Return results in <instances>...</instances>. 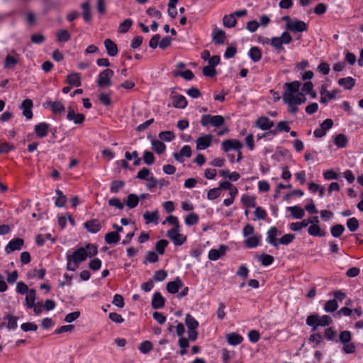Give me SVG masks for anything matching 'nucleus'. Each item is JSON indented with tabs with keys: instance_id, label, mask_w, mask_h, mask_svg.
I'll return each mask as SVG.
<instances>
[{
	"instance_id": "51",
	"label": "nucleus",
	"mask_w": 363,
	"mask_h": 363,
	"mask_svg": "<svg viewBox=\"0 0 363 363\" xmlns=\"http://www.w3.org/2000/svg\"><path fill=\"white\" fill-rule=\"evenodd\" d=\"M270 45L278 51L284 50V48L283 47V43L280 37H274L270 40Z\"/></svg>"
},
{
	"instance_id": "41",
	"label": "nucleus",
	"mask_w": 363,
	"mask_h": 363,
	"mask_svg": "<svg viewBox=\"0 0 363 363\" xmlns=\"http://www.w3.org/2000/svg\"><path fill=\"white\" fill-rule=\"evenodd\" d=\"M345 231V227L342 224H336L330 228L331 235L334 238H339Z\"/></svg>"
},
{
	"instance_id": "55",
	"label": "nucleus",
	"mask_w": 363,
	"mask_h": 363,
	"mask_svg": "<svg viewBox=\"0 0 363 363\" xmlns=\"http://www.w3.org/2000/svg\"><path fill=\"white\" fill-rule=\"evenodd\" d=\"M169 242L167 240H160L157 242L155 249L160 255L164 253L165 248L167 247Z\"/></svg>"
},
{
	"instance_id": "24",
	"label": "nucleus",
	"mask_w": 363,
	"mask_h": 363,
	"mask_svg": "<svg viewBox=\"0 0 363 363\" xmlns=\"http://www.w3.org/2000/svg\"><path fill=\"white\" fill-rule=\"evenodd\" d=\"M18 318L17 316L12 315L11 313H7L4 317V320H7L6 328L9 330H15L18 327Z\"/></svg>"
},
{
	"instance_id": "1",
	"label": "nucleus",
	"mask_w": 363,
	"mask_h": 363,
	"mask_svg": "<svg viewBox=\"0 0 363 363\" xmlns=\"http://www.w3.org/2000/svg\"><path fill=\"white\" fill-rule=\"evenodd\" d=\"M97 247L93 244H87L84 247H80L74 251L72 255H67V269L75 271L79 264L86 259L87 257H92L97 255Z\"/></svg>"
},
{
	"instance_id": "61",
	"label": "nucleus",
	"mask_w": 363,
	"mask_h": 363,
	"mask_svg": "<svg viewBox=\"0 0 363 363\" xmlns=\"http://www.w3.org/2000/svg\"><path fill=\"white\" fill-rule=\"evenodd\" d=\"M202 72L204 76L208 77H213L217 74L216 69L210 65L203 67Z\"/></svg>"
},
{
	"instance_id": "26",
	"label": "nucleus",
	"mask_w": 363,
	"mask_h": 363,
	"mask_svg": "<svg viewBox=\"0 0 363 363\" xmlns=\"http://www.w3.org/2000/svg\"><path fill=\"white\" fill-rule=\"evenodd\" d=\"M226 339L229 345L234 346L240 344L243 340V337L240 335L235 333L228 334L226 335Z\"/></svg>"
},
{
	"instance_id": "58",
	"label": "nucleus",
	"mask_w": 363,
	"mask_h": 363,
	"mask_svg": "<svg viewBox=\"0 0 363 363\" xmlns=\"http://www.w3.org/2000/svg\"><path fill=\"white\" fill-rule=\"evenodd\" d=\"M152 349V344L150 341L143 342L140 346L139 350L143 354L149 353Z\"/></svg>"
},
{
	"instance_id": "42",
	"label": "nucleus",
	"mask_w": 363,
	"mask_h": 363,
	"mask_svg": "<svg viewBox=\"0 0 363 363\" xmlns=\"http://www.w3.org/2000/svg\"><path fill=\"white\" fill-rule=\"evenodd\" d=\"M337 301L335 299H331L326 301L324 305V310L326 312L333 313L337 310Z\"/></svg>"
},
{
	"instance_id": "6",
	"label": "nucleus",
	"mask_w": 363,
	"mask_h": 363,
	"mask_svg": "<svg viewBox=\"0 0 363 363\" xmlns=\"http://www.w3.org/2000/svg\"><path fill=\"white\" fill-rule=\"evenodd\" d=\"M24 245V240L23 238H16L10 240L5 247L6 254H10L13 251L20 250Z\"/></svg>"
},
{
	"instance_id": "34",
	"label": "nucleus",
	"mask_w": 363,
	"mask_h": 363,
	"mask_svg": "<svg viewBox=\"0 0 363 363\" xmlns=\"http://www.w3.org/2000/svg\"><path fill=\"white\" fill-rule=\"evenodd\" d=\"M224 26L227 28H233L237 24V20L233 13L225 15L223 18Z\"/></svg>"
},
{
	"instance_id": "49",
	"label": "nucleus",
	"mask_w": 363,
	"mask_h": 363,
	"mask_svg": "<svg viewBox=\"0 0 363 363\" xmlns=\"http://www.w3.org/2000/svg\"><path fill=\"white\" fill-rule=\"evenodd\" d=\"M71 35L69 33L65 30H60L57 34V38L59 42L66 43L70 40Z\"/></svg>"
},
{
	"instance_id": "38",
	"label": "nucleus",
	"mask_w": 363,
	"mask_h": 363,
	"mask_svg": "<svg viewBox=\"0 0 363 363\" xmlns=\"http://www.w3.org/2000/svg\"><path fill=\"white\" fill-rule=\"evenodd\" d=\"M140 201V198L138 195L135 194H130L127 196L126 205L130 208H135Z\"/></svg>"
},
{
	"instance_id": "57",
	"label": "nucleus",
	"mask_w": 363,
	"mask_h": 363,
	"mask_svg": "<svg viewBox=\"0 0 363 363\" xmlns=\"http://www.w3.org/2000/svg\"><path fill=\"white\" fill-rule=\"evenodd\" d=\"M295 238V235L294 234H285L279 240V244L287 245L293 242Z\"/></svg>"
},
{
	"instance_id": "35",
	"label": "nucleus",
	"mask_w": 363,
	"mask_h": 363,
	"mask_svg": "<svg viewBox=\"0 0 363 363\" xmlns=\"http://www.w3.org/2000/svg\"><path fill=\"white\" fill-rule=\"evenodd\" d=\"M81 8L83 10V18L86 22H89L91 19V7L89 1L84 2Z\"/></svg>"
},
{
	"instance_id": "8",
	"label": "nucleus",
	"mask_w": 363,
	"mask_h": 363,
	"mask_svg": "<svg viewBox=\"0 0 363 363\" xmlns=\"http://www.w3.org/2000/svg\"><path fill=\"white\" fill-rule=\"evenodd\" d=\"M306 101V98L302 92H298L296 96H289L286 94L284 97V102L285 104H301Z\"/></svg>"
},
{
	"instance_id": "28",
	"label": "nucleus",
	"mask_w": 363,
	"mask_h": 363,
	"mask_svg": "<svg viewBox=\"0 0 363 363\" xmlns=\"http://www.w3.org/2000/svg\"><path fill=\"white\" fill-rule=\"evenodd\" d=\"M36 299V291L31 289L27 293L26 296V306L28 308H32L34 306L35 301Z\"/></svg>"
},
{
	"instance_id": "60",
	"label": "nucleus",
	"mask_w": 363,
	"mask_h": 363,
	"mask_svg": "<svg viewBox=\"0 0 363 363\" xmlns=\"http://www.w3.org/2000/svg\"><path fill=\"white\" fill-rule=\"evenodd\" d=\"M259 243V239L256 236H251L245 240V244L249 247H255Z\"/></svg>"
},
{
	"instance_id": "14",
	"label": "nucleus",
	"mask_w": 363,
	"mask_h": 363,
	"mask_svg": "<svg viewBox=\"0 0 363 363\" xmlns=\"http://www.w3.org/2000/svg\"><path fill=\"white\" fill-rule=\"evenodd\" d=\"M84 228L91 233H96L100 231L101 225L97 219H91L84 223Z\"/></svg>"
},
{
	"instance_id": "63",
	"label": "nucleus",
	"mask_w": 363,
	"mask_h": 363,
	"mask_svg": "<svg viewBox=\"0 0 363 363\" xmlns=\"http://www.w3.org/2000/svg\"><path fill=\"white\" fill-rule=\"evenodd\" d=\"M340 341L343 343L346 344L350 342L352 338V335L350 331L345 330L340 333L339 335Z\"/></svg>"
},
{
	"instance_id": "33",
	"label": "nucleus",
	"mask_w": 363,
	"mask_h": 363,
	"mask_svg": "<svg viewBox=\"0 0 363 363\" xmlns=\"http://www.w3.org/2000/svg\"><path fill=\"white\" fill-rule=\"evenodd\" d=\"M241 202L247 208L256 207V198L255 196L243 195L241 199Z\"/></svg>"
},
{
	"instance_id": "16",
	"label": "nucleus",
	"mask_w": 363,
	"mask_h": 363,
	"mask_svg": "<svg viewBox=\"0 0 363 363\" xmlns=\"http://www.w3.org/2000/svg\"><path fill=\"white\" fill-rule=\"evenodd\" d=\"M280 234H281V232L276 227L270 228L267 232V242L270 245H272L274 247H277V245L279 244V240H277V236Z\"/></svg>"
},
{
	"instance_id": "54",
	"label": "nucleus",
	"mask_w": 363,
	"mask_h": 363,
	"mask_svg": "<svg viewBox=\"0 0 363 363\" xmlns=\"http://www.w3.org/2000/svg\"><path fill=\"white\" fill-rule=\"evenodd\" d=\"M125 185V182L121 180H115L112 182L110 187V191L112 193H118L121 189H122Z\"/></svg>"
},
{
	"instance_id": "52",
	"label": "nucleus",
	"mask_w": 363,
	"mask_h": 363,
	"mask_svg": "<svg viewBox=\"0 0 363 363\" xmlns=\"http://www.w3.org/2000/svg\"><path fill=\"white\" fill-rule=\"evenodd\" d=\"M199 221V216L195 213H191L185 218V223L187 225H196Z\"/></svg>"
},
{
	"instance_id": "56",
	"label": "nucleus",
	"mask_w": 363,
	"mask_h": 363,
	"mask_svg": "<svg viewBox=\"0 0 363 363\" xmlns=\"http://www.w3.org/2000/svg\"><path fill=\"white\" fill-rule=\"evenodd\" d=\"M159 138L161 140L169 142L174 139L175 135L172 131L167 130L160 133Z\"/></svg>"
},
{
	"instance_id": "47",
	"label": "nucleus",
	"mask_w": 363,
	"mask_h": 363,
	"mask_svg": "<svg viewBox=\"0 0 363 363\" xmlns=\"http://www.w3.org/2000/svg\"><path fill=\"white\" fill-rule=\"evenodd\" d=\"M56 194L57 195V199L55 200V205L57 207H63L65 205L66 202H67L66 196L59 189L56 190Z\"/></svg>"
},
{
	"instance_id": "48",
	"label": "nucleus",
	"mask_w": 363,
	"mask_h": 363,
	"mask_svg": "<svg viewBox=\"0 0 363 363\" xmlns=\"http://www.w3.org/2000/svg\"><path fill=\"white\" fill-rule=\"evenodd\" d=\"M359 226V220L354 217L349 218L347 221V227L350 232H355Z\"/></svg>"
},
{
	"instance_id": "39",
	"label": "nucleus",
	"mask_w": 363,
	"mask_h": 363,
	"mask_svg": "<svg viewBox=\"0 0 363 363\" xmlns=\"http://www.w3.org/2000/svg\"><path fill=\"white\" fill-rule=\"evenodd\" d=\"M152 149L157 153V154H162L166 150V146L160 140H152Z\"/></svg>"
},
{
	"instance_id": "43",
	"label": "nucleus",
	"mask_w": 363,
	"mask_h": 363,
	"mask_svg": "<svg viewBox=\"0 0 363 363\" xmlns=\"http://www.w3.org/2000/svg\"><path fill=\"white\" fill-rule=\"evenodd\" d=\"M257 259L261 262L263 266H269L272 264L274 260V257L272 255L262 254L259 256H257Z\"/></svg>"
},
{
	"instance_id": "25",
	"label": "nucleus",
	"mask_w": 363,
	"mask_h": 363,
	"mask_svg": "<svg viewBox=\"0 0 363 363\" xmlns=\"http://www.w3.org/2000/svg\"><path fill=\"white\" fill-rule=\"evenodd\" d=\"M225 33L223 30H213V41L218 45H223L225 43Z\"/></svg>"
},
{
	"instance_id": "53",
	"label": "nucleus",
	"mask_w": 363,
	"mask_h": 363,
	"mask_svg": "<svg viewBox=\"0 0 363 363\" xmlns=\"http://www.w3.org/2000/svg\"><path fill=\"white\" fill-rule=\"evenodd\" d=\"M317 316L309 315L306 318V324L311 327V330L313 332L317 330L318 327L320 326L318 323L316 322Z\"/></svg>"
},
{
	"instance_id": "36",
	"label": "nucleus",
	"mask_w": 363,
	"mask_h": 363,
	"mask_svg": "<svg viewBox=\"0 0 363 363\" xmlns=\"http://www.w3.org/2000/svg\"><path fill=\"white\" fill-rule=\"evenodd\" d=\"M120 235L115 232H109L106 234L104 240L108 244H116L120 240Z\"/></svg>"
},
{
	"instance_id": "7",
	"label": "nucleus",
	"mask_w": 363,
	"mask_h": 363,
	"mask_svg": "<svg viewBox=\"0 0 363 363\" xmlns=\"http://www.w3.org/2000/svg\"><path fill=\"white\" fill-rule=\"evenodd\" d=\"M301 85V84L298 81L285 83L284 84V91L282 95V99H284L286 94L289 96V94L293 96L294 94L298 92Z\"/></svg>"
},
{
	"instance_id": "9",
	"label": "nucleus",
	"mask_w": 363,
	"mask_h": 363,
	"mask_svg": "<svg viewBox=\"0 0 363 363\" xmlns=\"http://www.w3.org/2000/svg\"><path fill=\"white\" fill-rule=\"evenodd\" d=\"M213 136L210 134L201 136L196 140V149L205 150L210 147L212 143Z\"/></svg>"
},
{
	"instance_id": "15",
	"label": "nucleus",
	"mask_w": 363,
	"mask_h": 363,
	"mask_svg": "<svg viewBox=\"0 0 363 363\" xmlns=\"http://www.w3.org/2000/svg\"><path fill=\"white\" fill-rule=\"evenodd\" d=\"M256 125L262 130H267L274 126V122L266 116H261L257 119Z\"/></svg>"
},
{
	"instance_id": "21",
	"label": "nucleus",
	"mask_w": 363,
	"mask_h": 363,
	"mask_svg": "<svg viewBox=\"0 0 363 363\" xmlns=\"http://www.w3.org/2000/svg\"><path fill=\"white\" fill-rule=\"evenodd\" d=\"M173 99V106L177 108H185L187 106L188 102L186 98L181 94L172 95Z\"/></svg>"
},
{
	"instance_id": "30",
	"label": "nucleus",
	"mask_w": 363,
	"mask_h": 363,
	"mask_svg": "<svg viewBox=\"0 0 363 363\" xmlns=\"http://www.w3.org/2000/svg\"><path fill=\"white\" fill-rule=\"evenodd\" d=\"M67 83L71 86H79L81 85V78L78 73H71L67 77Z\"/></svg>"
},
{
	"instance_id": "13",
	"label": "nucleus",
	"mask_w": 363,
	"mask_h": 363,
	"mask_svg": "<svg viewBox=\"0 0 363 363\" xmlns=\"http://www.w3.org/2000/svg\"><path fill=\"white\" fill-rule=\"evenodd\" d=\"M43 106L45 108H50L52 111L55 114L61 113L64 112L65 110V106L60 101H48L45 104H44Z\"/></svg>"
},
{
	"instance_id": "29",
	"label": "nucleus",
	"mask_w": 363,
	"mask_h": 363,
	"mask_svg": "<svg viewBox=\"0 0 363 363\" xmlns=\"http://www.w3.org/2000/svg\"><path fill=\"white\" fill-rule=\"evenodd\" d=\"M308 233L311 236L323 237L326 233L323 230L320 225L318 224H313L308 228Z\"/></svg>"
},
{
	"instance_id": "59",
	"label": "nucleus",
	"mask_w": 363,
	"mask_h": 363,
	"mask_svg": "<svg viewBox=\"0 0 363 363\" xmlns=\"http://www.w3.org/2000/svg\"><path fill=\"white\" fill-rule=\"evenodd\" d=\"M17 63V59H16L14 57L11 55H8L5 59L4 67L6 69H9L13 67Z\"/></svg>"
},
{
	"instance_id": "23",
	"label": "nucleus",
	"mask_w": 363,
	"mask_h": 363,
	"mask_svg": "<svg viewBox=\"0 0 363 363\" xmlns=\"http://www.w3.org/2000/svg\"><path fill=\"white\" fill-rule=\"evenodd\" d=\"M286 209L290 211L291 216L296 219H301L305 215L304 210L298 206H289Z\"/></svg>"
},
{
	"instance_id": "19",
	"label": "nucleus",
	"mask_w": 363,
	"mask_h": 363,
	"mask_svg": "<svg viewBox=\"0 0 363 363\" xmlns=\"http://www.w3.org/2000/svg\"><path fill=\"white\" fill-rule=\"evenodd\" d=\"M151 304L154 309L162 308L165 304V299L160 292H155L153 295Z\"/></svg>"
},
{
	"instance_id": "62",
	"label": "nucleus",
	"mask_w": 363,
	"mask_h": 363,
	"mask_svg": "<svg viewBox=\"0 0 363 363\" xmlns=\"http://www.w3.org/2000/svg\"><path fill=\"white\" fill-rule=\"evenodd\" d=\"M150 174V169L146 167H144L138 172L136 178L147 181L150 178V177H148Z\"/></svg>"
},
{
	"instance_id": "64",
	"label": "nucleus",
	"mask_w": 363,
	"mask_h": 363,
	"mask_svg": "<svg viewBox=\"0 0 363 363\" xmlns=\"http://www.w3.org/2000/svg\"><path fill=\"white\" fill-rule=\"evenodd\" d=\"M108 203L110 206L116 207L119 210H123L124 208V204L121 201V200L118 198L110 199L108 201Z\"/></svg>"
},
{
	"instance_id": "20",
	"label": "nucleus",
	"mask_w": 363,
	"mask_h": 363,
	"mask_svg": "<svg viewBox=\"0 0 363 363\" xmlns=\"http://www.w3.org/2000/svg\"><path fill=\"white\" fill-rule=\"evenodd\" d=\"M104 46L107 54L111 57H114L118 54V46L112 40L108 38L104 40Z\"/></svg>"
},
{
	"instance_id": "22",
	"label": "nucleus",
	"mask_w": 363,
	"mask_h": 363,
	"mask_svg": "<svg viewBox=\"0 0 363 363\" xmlns=\"http://www.w3.org/2000/svg\"><path fill=\"white\" fill-rule=\"evenodd\" d=\"M35 133L40 138L47 136L49 130V125L46 123H40L35 126Z\"/></svg>"
},
{
	"instance_id": "40",
	"label": "nucleus",
	"mask_w": 363,
	"mask_h": 363,
	"mask_svg": "<svg viewBox=\"0 0 363 363\" xmlns=\"http://www.w3.org/2000/svg\"><path fill=\"white\" fill-rule=\"evenodd\" d=\"M334 143L338 147L343 148L347 144V138L344 134L340 133L335 136Z\"/></svg>"
},
{
	"instance_id": "10",
	"label": "nucleus",
	"mask_w": 363,
	"mask_h": 363,
	"mask_svg": "<svg viewBox=\"0 0 363 363\" xmlns=\"http://www.w3.org/2000/svg\"><path fill=\"white\" fill-rule=\"evenodd\" d=\"M67 119L73 121L74 124H82L85 120V116L82 113H76L74 109L69 106L68 107Z\"/></svg>"
},
{
	"instance_id": "50",
	"label": "nucleus",
	"mask_w": 363,
	"mask_h": 363,
	"mask_svg": "<svg viewBox=\"0 0 363 363\" xmlns=\"http://www.w3.org/2000/svg\"><path fill=\"white\" fill-rule=\"evenodd\" d=\"M133 24V21L131 19H125L124 21L120 23L118 28V32L121 33H125L128 31L129 28L131 27Z\"/></svg>"
},
{
	"instance_id": "4",
	"label": "nucleus",
	"mask_w": 363,
	"mask_h": 363,
	"mask_svg": "<svg viewBox=\"0 0 363 363\" xmlns=\"http://www.w3.org/2000/svg\"><path fill=\"white\" fill-rule=\"evenodd\" d=\"M286 30L292 33L304 32L308 30V24L303 21L298 19H294L293 22H290L288 26H286Z\"/></svg>"
},
{
	"instance_id": "31",
	"label": "nucleus",
	"mask_w": 363,
	"mask_h": 363,
	"mask_svg": "<svg viewBox=\"0 0 363 363\" xmlns=\"http://www.w3.org/2000/svg\"><path fill=\"white\" fill-rule=\"evenodd\" d=\"M249 56L254 62H259L262 57L261 50L258 47H252L249 50Z\"/></svg>"
},
{
	"instance_id": "17",
	"label": "nucleus",
	"mask_w": 363,
	"mask_h": 363,
	"mask_svg": "<svg viewBox=\"0 0 363 363\" xmlns=\"http://www.w3.org/2000/svg\"><path fill=\"white\" fill-rule=\"evenodd\" d=\"M227 246L221 245L218 249H211L208 252V258L211 260H217L224 255L227 250Z\"/></svg>"
},
{
	"instance_id": "2",
	"label": "nucleus",
	"mask_w": 363,
	"mask_h": 363,
	"mask_svg": "<svg viewBox=\"0 0 363 363\" xmlns=\"http://www.w3.org/2000/svg\"><path fill=\"white\" fill-rule=\"evenodd\" d=\"M201 123L203 126H206L208 124L214 127L222 126L225 123L223 116L220 115L211 116L210 114L203 115L201 119Z\"/></svg>"
},
{
	"instance_id": "45",
	"label": "nucleus",
	"mask_w": 363,
	"mask_h": 363,
	"mask_svg": "<svg viewBox=\"0 0 363 363\" xmlns=\"http://www.w3.org/2000/svg\"><path fill=\"white\" fill-rule=\"evenodd\" d=\"M143 218L146 220L147 223H150V222H156L157 223L159 219L158 211H155L151 213L150 212L147 211L143 215Z\"/></svg>"
},
{
	"instance_id": "12",
	"label": "nucleus",
	"mask_w": 363,
	"mask_h": 363,
	"mask_svg": "<svg viewBox=\"0 0 363 363\" xmlns=\"http://www.w3.org/2000/svg\"><path fill=\"white\" fill-rule=\"evenodd\" d=\"M183 285L182 281L177 277L174 281L168 282L166 288L169 293L174 294L177 293Z\"/></svg>"
},
{
	"instance_id": "32",
	"label": "nucleus",
	"mask_w": 363,
	"mask_h": 363,
	"mask_svg": "<svg viewBox=\"0 0 363 363\" xmlns=\"http://www.w3.org/2000/svg\"><path fill=\"white\" fill-rule=\"evenodd\" d=\"M311 315L317 316L316 322L320 326L325 327L330 325L333 323V319L328 315H324L321 317L318 313L311 314Z\"/></svg>"
},
{
	"instance_id": "37",
	"label": "nucleus",
	"mask_w": 363,
	"mask_h": 363,
	"mask_svg": "<svg viewBox=\"0 0 363 363\" xmlns=\"http://www.w3.org/2000/svg\"><path fill=\"white\" fill-rule=\"evenodd\" d=\"M185 324L188 330L197 329L199 325V322L190 314L186 315Z\"/></svg>"
},
{
	"instance_id": "3",
	"label": "nucleus",
	"mask_w": 363,
	"mask_h": 363,
	"mask_svg": "<svg viewBox=\"0 0 363 363\" xmlns=\"http://www.w3.org/2000/svg\"><path fill=\"white\" fill-rule=\"evenodd\" d=\"M113 71L111 69H106L102 71L98 77L97 85L99 87L105 88L111 85V78L113 76Z\"/></svg>"
},
{
	"instance_id": "11",
	"label": "nucleus",
	"mask_w": 363,
	"mask_h": 363,
	"mask_svg": "<svg viewBox=\"0 0 363 363\" xmlns=\"http://www.w3.org/2000/svg\"><path fill=\"white\" fill-rule=\"evenodd\" d=\"M33 104L32 100L27 99L23 101L21 108L23 109V115L27 120H30L33 118Z\"/></svg>"
},
{
	"instance_id": "44",
	"label": "nucleus",
	"mask_w": 363,
	"mask_h": 363,
	"mask_svg": "<svg viewBox=\"0 0 363 363\" xmlns=\"http://www.w3.org/2000/svg\"><path fill=\"white\" fill-rule=\"evenodd\" d=\"M46 271L45 269H33L28 273L27 276L30 279L38 277L40 279H43L45 275Z\"/></svg>"
},
{
	"instance_id": "18",
	"label": "nucleus",
	"mask_w": 363,
	"mask_h": 363,
	"mask_svg": "<svg viewBox=\"0 0 363 363\" xmlns=\"http://www.w3.org/2000/svg\"><path fill=\"white\" fill-rule=\"evenodd\" d=\"M191 156V149L189 145H184L182 147L179 152H174L173 154V157L174 159L180 162H182L184 160L182 159L183 157H186L187 158Z\"/></svg>"
},
{
	"instance_id": "27",
	"label": "nucleus",
	"mask_w": 363,
	"mask_h": 363,
	"mask_svg": "<svg viewBox=\"0 0 363 363\" xmlns=\"http://www.w3.org/2000/svg\"><path fill=\"white\" fill-rule=\"evenodd\" d=\"M338 84L345 89H351L355 85V79L351 77L341 78L338 80Z\"/></svg>"
},
{
	"instance_id": "5",
	"label": "nucleus",
	"mask_w": 363,
	"mask_h": 363,
	"mask_svg": "<svg viewBox=\"0 0 363 363\" xmlns=\"http://www.w3.org/2000/svg\"><path fill=\"white\" fill-rule=\"evenodd\" d=\"M221 146L223 151L228 152L231 150H240L243 147V144L236 139H228L223 141Z\"/></svg>"
},
{
	"instance_id": "46",
	"label": "nucleus",
	"mask_w": 363,
	"mask_h": 363,
	"mask_svg": "<svg viewBox=\"0 0 363 363\" xmlns=\"http://www.w3.org/2000/svg\"><path fill=\"white\" fill-rule=\"evenodd\" d=\"M173 74L174 77L180 76V77H183L184 79H185L186 80H191L194 77V74L193 72L190 69H186L183 72H179V71L174 72Z\"/></svg>"
}]
</instances>
